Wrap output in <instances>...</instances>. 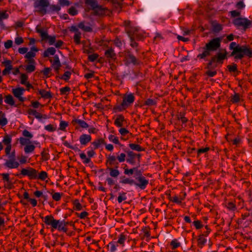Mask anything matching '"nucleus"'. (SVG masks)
I'll return each instance as SVG.
<instances>
[{
	"mask_svg": "<svg viewBox=\"0 0 252 252\" xmlns=\"http://www.w3.org/2000/svg\"><path fill=\"white\" fill-rule=\"evenodd\" d=\"M133 185L141 190L145 189L149 184V180L143 176L141 170L137 171V174L134 176Z\"/></svg>",
	"mask_w": 252,
	"mask_h": 252,
	"instance_id": "1a4fd4ad",
	"label": "nucleus"
},
{
	"mask_svg": "<svg viewBox=\"0 0 252 252\" xmlns=\"http://www.w3.org/2000/svg\"><path fill=\"white\" fill-rule=\"evenodd\" d=\"M108 246L110 247V252H115L117 250V247L118 246V244L116 242H111L109 243Z\"/></svg>",
	"mask_w": 252,
	"mask_h": 252,
	"instance_id": "5fc2aeb1",
	"label": "nucleus"
},
{
	"mask_svg": "<svg viewBox=\"0 0 252 252\" xmlns=\"http://www.w3.org/2000/svg\"><path fill=\"white\" fill-rule=\"evenodd\" d=\"M104 56L109 63L115 61L117 59L116 54L112 47H109L105 51Z\"/></svg>",
	"mask_w": 252,
	"mask_h": 252,
	"instance_id": "dca6fc26",
	"label": "nucleus"
},
{
	"mask_svg": "<svg viewBox=\"0 0 252 252\" xmlns=\"http://www.w3.org/2000/svg\"><path fill=\"white\" fill-rule=\"evenodd\" d=\"M43 160L47 161L50 158V155L48 149H44L41 153Z\"/></svg>",
	"mask_w": 252,
	"mask_h": 252,
	"instance_id": "58836bf2",
	"label": "nucleus"
},
{
	"mask_svg": "<svg viewBox=\"0 0 252 252\" xmlns=\"http://www.w3.org/2000/svg\"><path fill=\"white\" fill-rule=\"evenodd\" d=\"M92 140V137L90 135L83 134L79 137V141L83 146H86Z\"/></svg>",
	"mask_w": 252,
	"mask_h": 252,
	"instance_id": "4be33fe9",
	"label": "nucleus"
},
{
	"mask_svg": "<svg viewBox=\"0 0 252 252\" xmlns=\"http://www.w3.org/2000/svg\"><path fill=\"white\" fill-rule=\"evenodd\" d=\"M124 179H122L120 183L123 184H128L130 186H133L134 183V179L129 178H126L125 176L123 177Z\"/></svg>",
	"mask_w": 252,
	"mask_h": 252,
	"instance_id": "ea45409f",
	"label": "nucleus"
},
{
	"mask_svg": "<svg viewBox=\"0 0 252 252\" xmlns=\"http://www.w3.org/2000/svg\"><path fill=\"white\" fill-rule=\"evenodd\" d=\"M212 30L214 32H219L222 30V26L216 21L213 22L212 24Z\"/></svg>",
	"mask_w": 252,
	"mask_h": 252,
	"instance_id": "c756f323",
	"label": "nucleus"
},
{
	"mask_svg": "<svg viewBox=\"0 0 252 252\" xmlns=\"http://www.w3.org/2000/svg\"><path fill=\"white\" fill-rule=\"evenodd\" d=\"M25 89L22 87H18L12 90V93L14 96L18 99L21 102H24L26 100V98L22 97V95L24 94Z\"/></svg>",
	"mask_w": 252,
	"mask_h": 252,
	"instance_id": "2eb2a0df",
	"label": "nucleus"
},
{
	"mask_svg": "<svg viewBox=\"0 0 252 252\" xmlns=\"http://www.w3.org/2000/svg\"><path fill=\"white\" fill-rule=\"evenodd\" d=\"M48 178V174L46 172L42 171L38 175L37 179H40L42 181H44L46 178Z\"/></svg>",
	"mask_w": 252,
	"mask_h": 252,
	"instance_id": "603ef678",
	"label": "nucleus"
},
{
	"mask_svg": "<svg viewBox=\"0 0 252 252\" xmlns=\"http://www.w3.org/2000/svg\"><path fill=\"white\" fill-rule=\"evenodd\" d=\"M108 12V9L106 7H104L99 5H98L97 7L94 10V14L98 16L106 15Z\"/></svg>",
	"mask_w": 252,
	"mask_h": 252,
	"instance_id": "412c9836",
	"label": "nucleus"
},
{
	"mask_svg": "<svg viewBox=\"0 0 252 252\" xmlns=\"http://www.w3.org/2000/svg\"><path fill=\"white\" fill-rule=\"evenodd\" d=\"M157 104V101L156 99L148 98L143 103L140 104L141 107H143L145 106L151 107L153 106H156Z\"/></svg>",
	"mask_w": 252,
	"mask_h": 252,
	"instance_id": "393cba45",
	"label": "nucleus"
},
{
	"mask_svg": "<svg viewBox=\"0 0 252 252\" xmlns=\"http://www.w3.org/2000/svg\"><path fill=\"white\" fill-rule=\"evenodd\" d=\"M85 3L90 6L94 11L98 5L96 0H85Z\"/></svg>",
	"mask_w": 252,
	"mask_h": 252,
	"instance_id": "f704fd0d",
	"label": "nucleus"
},
{
	"mask_svg": "<svg viewBox=\"0 0 252 252\" xmlns=\"http://www.w3.org/2000/svg\"><path fill=\"white\" fill-rule=\"evenodd\" d=\"M26 70L28 73H31L35 70V64L29 63L26 66Z\"/></svg>",
	"mask_w": 252,
	"mask_h": 252,
	"instance_id": "8fccbe9b",
	"label": "nucleus"
},
{
	"mask_svg": "<svg viewBox=\"0 0 252 252\" xmlns=\"http://www.w3.org/2000/svg\"><path fill=\"white\" fill-rule=\"evenodd\" d=\"M68 13L71 16H75L78 14V10L74 6H71L67 11Z\"/></svg>",
	"mask_w": 252,
	"mask_h": 252,
	"instance_id": "864d4df0",
	"label": "nucleus"
},
{
	"mask_svg": "<svg viewBox=\"0 0 252 252\" xmlns=\"http://www.w3.org/2000/svg\"><path fill=\"white\" fill-rule=\"evenodd\" d=\"M138 166L136 167H134L131 169H127V168H124V174L126 175H131L133 174L134 172H136V174H137V171H139V170H138Z\"/></svg>",
	"mask_w": 252,
	"mask_h": 252,
	"instance_id": "79ce46f5",
	"label": "nucleus"
},
{
	"mask_svg": "<svg viewBox=\"0 0 252 252\" xmlns=\"http://www.w3.org/2000/svg\"><path fill=\"white\" fill-rule=\"evenodd\" d=\"M36 32L39 34L42 40H48V43L50 45H53L56 41V37L55 36H50L48 35L46 30L40 27L37 25L35 28Z\"/></svg>",
	"mask_w": 252,
	"mask_h": 252,
	"instance_id": "9d476101",
	"label": "nucleus"
},
{
	"mask_svg": "<svg viewBox=\"0 0 252 252\" xmlns=\"http://www.w3.org/2000/svg\"><path fill=\"white\" fill-rule=\"evenodd\" d=\"M78 27L79 28L86 32H91L93 30L92 28L90 26L86 25L83 22L79 23Z\"/></svg>",
	"mask_w": 252,
	"mask_h": 252,
	"instance_id": "72a5a7b5",
	"label": "nucleus"
},
{
	"mask_svg": "<svg viewBox=\"0 0 252 252\" xmlns=\"http://www.w3.org/2000/svg\"><path fill=\"white\" fill-rule=\"evenodd\" d=\"M35 55L36 54L34 52L31 51L29 52H27L25 56V58L28 59L27 62L28 63L35 64V62L34 60L32 59V58H34L35 56Z\"/></svg>",
	"mask_w": 252,
	"mask_h": 252,
	"instance_id": "b1692460",
	"label": "nucleus"
},
{
	"mask_svg": "<svg viewBox=\"0 0 252 252\" xmlns=\"http://www.w3.org/2000/svg\"><path fill=\"white\" fill-rule=\"evenodd\" d=\"M109 140L116 144H120L118 137L113 135H110Z\"/></svg>",
	"mask_w": 252,
	"mask_h": 252,
	"instance_id": "052dcab7",
	"label": "nucleus"
},
{
	"mask_svg": "<svg viewBox=\"0 0 252 252\" xmlns=\"http://www.w3.org/2000/svg\"><path fill=\"white\" fill-rule=\"evenodd\" d=\"M203 235H200L199 236V238L197 240V242H198V246L200 248H202L205 245V244L207 242V239L203 237Z\"/></svg>",
	"mask_w": 252,
	"mask_h": 252,
	"instance_id": "e433bc0d",
	"label": "nucleus"
},
{
	"mask_svg": "<svg viewBox=\"0 0 252 252\" xmlns=\"http://www.w3.org/2000/svg\"><path fill=\"white\" fill-rule=\"evenodd\" d=\"M135 100V96L132 93L126 94L123 97V101L121 104L115 106L113 110L116 112H121L130 106Z\"/></svg>",
	"mask_w": 252,
	"mask_h": 252,
	"instance_id": "0eeeda50",
	"label": "nucleus"
},
{
	"mask_svg": "<svg viewBox=\"0 0 252 252\" xmlns=\"http://www.w3.org/2000/svg\"><path fill=\"white\" fill-rule=\"evenodd\" d=\"M249 20L246 18L239 17L233 20V24L237 28H242L245 31L249 28Z\"/></svg>",
	"mask_w": 252,
	"mask_h": 252,
	"instance_id": "f8f14e48",
	"label": "nucleus"
},
{
	"mask_svg": "<svg viewBox=\"0 0 252 252\" xmlns=\"http://www.w3.org/2000/svg\"><path fill=\"white\" fill-rule=\"evenodd\" d=\"M3 166L9 169L17 168L19 166V163L16 161L15 158H10L6 160Z\"/></svg>",
	"mask_w": 252,
	"mask_h": 252,
	"instance_id": "6ab92c4d",
	"label": "nucleus"
},
{
	"mask_svg": "<svg viewBox=\"0 0 252 252\" xmlns=\"http://www.w3.org/2000/svg\"><path fill=\"white\" fill-rule=\"evenodd\" d=\"M28 79V76L25 73H22L20 77V82L21 84L24 85L27 83V81Z\"/></svg>",
	"mask_w": 252,
	"mask_h": 252,
	"instance_id": "680f3d73",
	"label": "nucleus"
},
{
	"mask_svg": "<svg viewBox=\"0 0 252 252\" xmlns=\"http://www.w3.org/2000/svg\"><path fill=\"white\" fill-rule=\"evenodd\" d=\"M34 7L37 8L36 11L38 13L44 15L47 12H58L60 10L61 7L56 5H50L48 0H38L34 3Z\"/></svg>",
	"mask_w": 252,
	"mask_h": 252,
	"instance_id": "39448f33",
	"label": "nucleus"
},
{
	"mask_svg": "<svg viewBox=\"0 0 252 252\" xmlns=\"http://www.w3.org/2000/svg\"><path fill=\"white\" fill-rule=\"evenodd\" d=\"M44 129L49 132H54L57 129V126L52 124H49L44 126Z\"/></svg>",
	"mask_w": 252,
	"mask_h": 252,
	"instance_id": "de8ad7c7",
	"label": "nucleus"
},
{
	"mask_svg": "<svg viewBox=\"0 0 252 252\" xmlns=\"http://www.w3.org/2000/svg\"><path fill=\"white\" fill-rule=\"evenodd\" d=\"M70 90L71 89L69 87L66 86L65 87L61 88L60 91L61 94H67V93H69Z\"/></svg>",
	"mask_w": 252,
	"mask_h": 252,
	"instance_id": "0e129e2a",
	"label": "nucleus"
},
{
	"mask_svg": "<svg viewBox=\"0 0 252 252\" xmlns=\"http://www.w3.org/2000/svg\"><path fill=\"white\" fill-rule=\"evenodd\" d=\"M227 67L230 72L237 71V65L235 63H233L232 65H228Z\"/></svg>",
	"mask_w": 252,
	"mask_h": 252,
	"instance_id": "4d7b16f0",
	"label": "nucleus"
},
{
	"mask_svg": "<svg viewBox=\"0 0 252 252\" xmlns=\"http://www.w3.org/2000/svg\"><path fill=\"white\" fill-rule=\"evenodd\" d=\"M193 224L197 229H199L203 226V224L201 223V221L199 220L194 221Z\"/></svg>",
	"mask_w": 252,
	"mask_h": 252,
	"instance_id": "774afa93",
	"label": "nucleus"
},
{
	"mask_svg": "<svg viewBox=\"0 0 252 252\" xmlns=\"http://www.w3.org/2000/svg\"><path fill=\"white\" fill-rule=\"evenodd\" d=\"M22 135L25 137L29 138V139L33 137V135L27 129H24L23 131Z\"/></svg>",
	"mask_w": 252,
	"mask_h": 252,
	"instance_id": "69168bd1",
	"label": "nucleus"
},
{
	"mask_svg": "<svg viewBox=\"0 0 252 252\" xmlns=\"http://www.w3.org/2000/svg\"><path fill=\"white\" fill-rule=\"evenodd\" d=\"M172 250H175L180 246V243L178 242L177 239H173L170 243Z\"/></svg>",
	"mask_w": 252,
	"mask_h": 252,
	"instance_id": "6e6d98bb",
	"label": "nucleus"
},
{
	"mask_svg": "<svg viewBox=\"0 0 252 252\" xmlns=\"http://www.w3.org/2000/svg\"><path fill=\"white\" fill-rule=\"evenodd\" d=\"M98 58V55L97 54H93L89 55L88 59L91 62H94Z\"/></svg>",
	"mask_w": 252,
	"mask_h": 252,
	"instance_id": "338daca9",
	"label": "nucleus"
},
{
	"mask_svg": "<svg viewBox=\"0 0 252 252\" xmlns=\"http://www.w3.org/2000/svg\"><path fill=\"white\" fill-rule=\"evenodd\" d=\"M50 62L51 63V66L54 68L56 73L59 74L61 67V63L59 56L57 55H55L53 60L50 59Z\"/></svg>",
	"mask_w": 252,
	"mask_h": 252,
	"instance_id": "f3484780",
	"label": "nucleus"
},
{
	"mask_svg": "<svg viewBox=\"0 0 252 252\" xmlns=\"http://www.w3.org/2000/svg\"><path fill=\"white\" fill-rule=\"evenodd\" d=\"M130 22H127L126 31L129 38H135L137 40H143L146 36L145 32L137 27H132L129 25Z\"/></svg>",
	"mask_w": 252,
	"mask_h": 252,
	"instance_id": "423d86ee",
	"label": "nucleus"
},
{
	"mask_svg": "<svg viewBox=\"0 0 252 252\" xmlns=\"http://www.w3.org/2000/svg\"><path fill=\"white\" fill-rule=\"evenodd\" d=\"M130 39V45L133 47L135 48V51L137 53L139 52L140 51V49L138 48V44L135 41L136 39L135 38H129Z\"/></svg>",
	"mask_w": 252,
	"mask_h": 252,
	"instance_id": "09e8293b",
	"label": "nucleus"
},
{
	"mask_svg": "<svg viewBox=\"0 0 252 252\" xmlns=\"http://www.w3.org/2000/svg\"><path fill=\"white\" fill-rule=\"evenodd\" d=\"M124 121H125L124 116L122 114L118 115L115 120L114 125L117 127H122Z\"/></svg>",
	"mask_w": 252,
	"mask_h": 252,
	"instance_id": "a878e982",
	"label": "nucleus"
},
{
	"mask_svg": "<svg viewBox=\"0 0 252 252\" xmlns=\"http://www.w3.org/2000/svg\"><path fill=\"white\" fill-rule=\"evenodd\" d=\"M71 75V72L70 71H66L62 75V76L60 77V79H63L66 82H67L70 78Z\"/></svg>",
	"mask_w": 252,
	"mask_h": 252,
	"instance_id": "49530a36",
	"label": "nucleus"
},
{
	"mask_svg": "<svg viewBox=\"0 0 252 252\" xmlns=\"http://www.w3.org/2000/svg\"><path fill=\"white\" fill-rule=\"evenodd\" d=\"M104 144V140L102 138L97 139L92 143V144L94 146L93 148L94 149H98L99 147H100L101 145Z\"/></svg>",
	"mask_w": 252,
	"mask_h": 252,
	"instance_id": "7c9ffc66",
	"label": "nucleus"
},
{
	"mask_svg": "<svg viewBox=\"0 0 252 252\" xmlns=\"http://www.w3.org/2000/svg\"><path fill=\"white\" fill-rule=\"evenodd\" d=\"M56 49L54 47H49L45 50L43 53L44 57H49L50 56H53L56 53Z\"/></svg>",
	"mask_w": 252,
	"mask_h": 252,
	"instance_id": "c85d7f7f",
	"label": "nucleus"
},
{
	"mask_svg": "<svg viewBox=\"0 0 252 252\" xmlns=\"http://www.w3.org/2000/svg\"><path fill=\"white\" fill-rule=\"evenodd\" d=\"M126 194V193L125 192H119V195L118 197V201L119 203H122L123 201L127 199Z\"/></svg>",
	"mask_w": 252,
	"mask_h": 252,
	"instance_id": "a18cd8bd",
	"label": "nucleus"
},
{
	"mask_svg": "<svg viewBox=\"0 0 252 252\" xmlns=\"http://www.w3.org/2000/svg\"><path fill=\"white\" fill-rule=\"evenodd\" d=\"M62 194L63 193L60 192H55L52 194V198L54 200L59 201L61 200Z\"/></svg>",
	"mask_w": 252,
	"mask_h": 252,
	"instance_id": "e2e57ef3",
	"label": "nucleus"
},
{
	"mask_svg": "<svg viewBox=\"0 0 252 252\" xmlns=\"http://www.w3.org/2000/svg\"><path fill=\"white\" fill-rule=\"evenodd\" d=\"M88 151L87 152L88 158L87 157L86 154L84 153H82L79 154L80 158L83 160V162L84 164H88L91 162V158L94 157L96 153L94 151L93 147L90 146L87 149Z\"/></svg>",
	"mask_w": 252,
	"mask_h": 252,
	"instance_id": "ddd939ff",
	"label": "nucleus"
},
{
	"mask_svg": "<svg viewBox=\"0 0 252 252\" xmlns=\"http://www.w3.org/2000/svg\"><path fill=\"white\" fill-rule=\"evenodd\" d=\"M4 102L11 106H14L16 107H19L18 104H15L14 98L11 94H8L5 96Z\"/></svg>",
	"mask_w": 252,
	"mask_h": 252,
	"instance_id": "bb28decb",
	"label": "nucleus"
},
{
	"mask_svg": "<svg viewBox=\"0 0 252 252\" xmlns=\"http://www.w3.org/2000/svg\"><path fill=\"white\" fill-rule=\"evenodd\" d=\"M129 147L132 150L136 151L137 152H142L145 150L143 148H142L138 144L130 143L129 144Z\"/></svg>",
	"mask_w": 252,
	"mask_h": 252,
	"instance_id": "c9c22d12",
	"label": "nucleus"
},
{
	"mask_svg": "<svg viewBox=\"0 0 252 252\" xmlns=\"http://www.w3.org/2000/svg\"><path fill=\"white\" fill-rule=\"evenodd\" d=\"M44 219V223L46 225L51 226L52 232L57 229L59 231H63L64 233L67 232L68 230L67 226L68 225V223L64 220H56L51 215L46 216Z\"/></svg>",
	"mask_w": 252,
	"mask_h": 252,
	"instance_id": "20e7f679",
	"label": "nucleus"
},
{
	"mask_svg": "<svg viewBox=\"0 0 252 252\" xmlns=\"http://www.w3.org/2000/svg\"><path fill=\"white\" fill-rule=\"evenodd\" d=\"M221 40L222 38L220 37H215L210 40L202 48V53L199 54L197 58L205 61H207V57L211 56V52L216 51L220 47Z\"/></svg>",
	"mask_w": 252,
	"mask_h": 252,
	"instance_id": "7ed1b4c3",
	"label": "nucleus"
},
{
	"mask_svg": "<svg viewBox=\"0 0 252 252\" xmlns=\"http://www.w3.org/2000/svg\"><path fill=\"white\" fill-rule=\"evenodd\" d=\"M12 141V138L11 136L8 134H5L4 137L2 140V142L4 143L5 145H11V143Z\"/></svg>",
	"mask_w": 252,
	"mask_h": 252,
	"instance_id": "37998d69",
	"label": "nucleus"
},
{
	"mask_svg": "<svg viewBox=\"0 0 252 252\" xmlns=\"http://www.w3.org/2000/svg\"><path fill=\"white\" fill-rule=\"evenodd\" d=\"M0 176L2 177V181L5 183L4 187L7 189H12L14 188L13 183L10 180L9 173H1Z\"/></svg>",
	"mask_w": 252,
	"mask_h": 252,
	"instance_id": "a211bd4d",
	"label": "nucleus"
},
{
	"mask_svg": "<svg viewBox=\"0 0 252 252\" xmlns=\"http://www.w3.org/2000/svg\"><path fill=\"white\" fill-rule=\"evenodd\" d=\"M229 49L232 50L229 56L234 57L235 60H241L245 56L252 58V49L247 45L240 46L235 42H232Z\"/></svg>",
	"mask_w": 252,
	"mask_h": 252,
	"instance_id": "f03ea898",
	"label": "nucleus"
},
{
	"mask_svg": "<svg viewBox=\"0 0 252 252\" xmlns=\"http://www.w3.org/2000/svg\"><path fill=\"white\" fill-rule=\"evenodd\" d=\"M240 101V95L239 94L235 93L231 96L230 101L234 104L239 102Z\"/></svg>",
	"mask_w": 252,
	"mask_h": 252,
	"instance_id": "a19ab883",
	"label": "nucleus"
},
{
	"mask_svg": "<svg viewBox=\"0 0 252 252\" xmlns=\"http://www.w3.org/2000/svg\"><path fill=\"white\" fill-rule=\"evenodd\" d=\"M38 91L39 94L44 98L49 99L52 97V95L50 92L46 91L43 89H38Z\"/></svg>",
	"mask_w": 252,
	"mask_h": 252,
	"instance_id": "cd10ccee",
	"label": "nucleus"
},
{
	"mask_svg": "<svg viewBox=\"0 0 252 252\" xmlns=\"http://www.w3.org/2000/svg\"><path fill=\"white\" fill-rule=\"evenodd\" d=\"M125 151L127 156V158H126V162L131 165H135L136 163L135 153L130 150H125Z\"/></svg>",
	"mask_w": 252,
	"mask_h": 252,
	"instance_id": "aec40b11",
	"label": "nucleus"
},
{
	"mask_svg": "<svg viewBox=\"0 0 252 252\" xmlns=\"http://www.w3.org/2000/svg\"><path fill=\"white\" fill-rule=\"evenodd\" d=\"M125 64L128 66L131 64L137 65L139 64L140 61L129 51L127 52L125 57Z\"/></svg>",
	"mask_w": 252,
	"mask_h": 252,
	"instance_id": "4468645a",
	"label": "nucleus"
},
{
	"mask_svg": "<svg viewBox=\"0 0 252 252\" xmlns=\"http://www.w3.org/2000/svg\"><path fill=\"white\" fill-rule=\"evenodd\" d=\"M68 126V124L67 122L64 121H61L60 123L59 129L61 130L64 131Z\"/></svg>",
	"mask_w": 252,
	"mask_h": 252,
	"instance_id": "bf43d9fd",
	"label": "nucleus"
},
{
	"mask_svg": "<svg viewBox=\"0 0 252 252\" xmlns=\"http://www.w3.org/2000/svg\"><path fill=\"white\" fill-rule=\"evenodd\" d=\"M38 171L36 169L30 167L28 169L23 168L21 171L20 174H17L16 176L19 177L21 178L20 175L27 176L31 180L37 179Z\"/></svg>",
	"mask_w": 252,
	"mask_h": 252,
	"instance_id": "9b49d317",
	"label": "nucleus"
},
{
	"mask_svg": "<svg viewBox=\"0 0 252 252\" xmlns=\"http://www.w3.org/2000/svg\"><path fill=\"white\" fill-rule=\"evenodd\" d=\"M183 194H184V197L179 198L177 196H174L172 197V199H170V200H171L172 201H173L174 203H176L177 204H181L182 202V201L185 197V196L186 195V193L185 192H183Z\"/></svg>",
	"mask_w": 252,
	"mask_h": 252,
	"instance_id": "c03bdc74",
	"label": "nucleus"
},
{
	"mask_svg": "<svg viewBox=\"0 0 252 252\" xmlns=\"http://www.w3.org/2000/svg\"><path fill=\"white\" fill-rule=\"evenodd\" d=\"M73 124H77L82 128H88L89 127L88 124L84 120L80 119H74L72 122Z\"/></svg>",
	"mask_w": 252,
	"mask_h": 252,
	"instance_id": "2f4dec72",
	"label": "nucleus"
},
{
	"mask_svg": "<svg viewBox=\"0 0 252 252\" xmlns=\"http://www.w3.org/2000/svg\"><path fill=\"white\" fill-rule=\"evenodd\" d=\"M126 160V154L121 153L117 157L114 155H109L106 158L105 164L107 169L109 171L110 175L112 177L117 178L120 175V172L118 170L119 163L123 162Z\"/></svg>",
	"mask_w": 252,
	"mask_h": 252,
	"instance_id": "f257e3e1",
	"label": "nucleus"
},
{
	"mask_svg": "<svg viewBox=\"0 0 252 252\" xmlns=\"http://www.w3.org/2000/svg\"><path fill=\"white\" fill-rule=\"evenodd\" d=\"M35 147L32 144H28L24 147V152L26 154H29L33 152Z\"/></svg>",
	"mask_w": 252,
	"mask_h": 252,
	"instance_id": "4c0bfd02",
	"label": "nucleus"
},
{
	"mask_svg": "<svg viewBox=\"0 0 252 252\" xmlns=\"http://www.w3.org/2000/svg\"><path fill=\"white\" fill-rule=\"evenodd\" d=\"M19 143L22 145H26L28 144L31 143V141L29 139H27L24 137H20L19 139Z\"/></svg>",
	"mask_w": 252,
	"mask_h": 252,
	"instance_id": "13d9d810",
	"label": "nucleus"
},
{
	"mask_svg": "<svg viewBox=\"0 0 252 252\" xmlns=\"http://www.w3.org/2000/svg\"><path fill=\"white\" fill-rule=\"evenodd\" d=\"M81 33L80 32H78V33H75L74 35V37H73L74 41L77 45L80 44V42H81L80 39L81 37Z\"/></svg>",
	"mask_w": 252,
	"mask_h": 252,
	"instance_id": "3c124183",
	"label": "nucleus"
},
{
	"mask_svg": "<svg viewBox=\"0 0 252 252\" xmlns=\"http://www.w3.org/2000/svg\"><path fill=\"white\" fill-rule=\"evenodd\" d=\"M227 52L225 49L224 53L218 52L215 55L212 56L207 64L208 69H213L217 67V63L222 64L223 60L227 58Z\"/></svg>",
	"mask_w": 252,
	"mask_h": 252,
	"instance_id": "6e6552de",
	"label": "nucleus"
},
{
	"mask_svg": "<svg viewBox=\"0 0 252 252\" xmlns=\"http://www.w3.org/2000/svg\"><path fill=\"white\" fill-rule=\"evenodd\" d=\"M127 239V235H125L124 233H121L118 236V240L116 242V243L119 244L121 245L122 246H124L125 242Z\"/></svg>",
	"mask_w": 252,
	"mask_h": 252,
	"instance_id": "473e14b6",
	"label": "nucleus"
},
{
	"mask_svg": "<svg viewBox=\"0 0 252 252\" xmlns=\"http://www.w3.org/2000/svg\"><path fill=\"white\" fill-rule=\"evenodd\" d=\"M28 113L30 115L34 116L38 120H40L41 118H43L44 119H47V116L46 115H42L33 109H29L28 110Z\"/></svg>",
	"mask_w": 252,
	"mask_h": 252,
	"instance_id": "5701e85b",
	"label": "nucleus"
}]
</instances>
